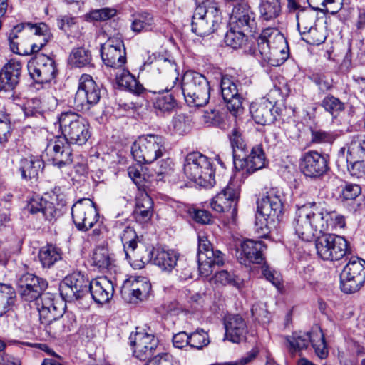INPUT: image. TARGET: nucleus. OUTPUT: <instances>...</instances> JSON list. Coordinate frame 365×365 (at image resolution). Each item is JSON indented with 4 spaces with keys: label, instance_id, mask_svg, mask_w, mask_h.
<instances>
[{
    "label": "nucleus",
    "instance_id": "obj_1",
    "mask_svg": "<svg viewBox=\"0 0 365 365\" xmlns=\"http://www.w3.org/2000/svg\"><path fill=\"white\" fill-rule=\"evenodd\" d=\"M253 55L273 66L282 64L289 57V46L284 36L273 28L262 31Z\"/></svg>",
    "mask_w": 365,
    "mask_h": 365
},
{
    "label": "nucleus",
    "instance_id": "obj_2",
    "mask_svg": "<svg viewBox=\"0 0 365 365\" xmlns=\"http://www.w3.org/2000/svg\"><path fill=\"white\" fill-rule=\"evenodd\" d=\"M315 202L304 205L296 212L293 222L295 234L303 241H311L327 230V222Z\"/></svg>",
    "mask_w": 365,
    "mask_h": 365
},
{
    "label": "nucleus",
    "instance_id": "obj_3",
    "mask_svg": "<svg viewBox=\"0 0 365 365\" xmlns=\"http://www.w3.org/2000/svg\"><path fill=\"white\" fill-rule=\"evenodd\" d=\"M62 138L70 144L84 145L91 137L88 121L72 111L61 113L58 117Z\"/></svg>",
    "mask_w": 365,
    "mask_h": 365
},
{
    "label": "nucleus",
    "instance_id": "obj_4",
    "mask_svg": "<svg viewBox=\"0 0 365 365\" xmlns=\"http://www.w3.org/2000/svg\"><path fill=\"white\" fill-rule=\"evenodd\" d=\"M183 171L186 177L200 186L212 187L215 183V170L211 160L198 152L187 155Z\"/></svg>",
    "mask_w": 365,
    "mask_h": 365
},
{
    "label": "nucleus",
    "instance_id": "obj_5",
    "mask_svg": "<svg viewBox=\"0 0 365 365\" xmlns=\"http://www.w3.org/2000/svg\"><path fill=\"white\" fill-rule=\"evenodd\" d=\"M181 88L190 106H204L210 99V86L205 76L195 71H187L182 79Z\"/></svg>",
    "mask_w": 365,
    "mask_h": 365
},
{
    "label": "nucleus",
    "instance_id": "obj_6",
    "mask_svg": "<svg viewBox=\"0 0 365 365\" xmlns=\"http://www.w3.org/2000/svg\"><path fill=\"white\" fill-rule=\"evenodd\" d=\"M165 152V138L155 134L139 136L132 146V155L139 163H151L163 157Z\"/></svg>",
    "mask_w": 365,
    "mask_h": 365
},
{
    "label": "nucleus",
    "instance_id": "obj_7",
    "mask_svg": "<svg viewBox=\"0 0 365 365\" xmlns=\"http://www.w3.org/2000/svg\"><path fill=\"white\" fill-rule=\"evenodd\" d=\"M220 15L215 3L206 0L199 4L192 19V31L199 36L212 34L220 21Z\"/></svg>",
    "mask_w": 365,
    "mask_h": 365
},
{
    "label": "nucleus",
    "instance_id": "obj_8",
    "mask_svg": "<svg viewBox=\"0 0 365 365\" xmlns=\"http://www.w3.org/2000/svg\"><path fill=\"white\" fill-rule=\"evenodd\" d=\"M286 340L292 354L307 349L311 343L319 358L322 359L328 356L324 334L320 329H313L310 332H294L291 336H287Z\"/></svg>",
    "mask_w": 365,
    "mask_h": 365
},
{
    "label": "nucleus",
    "instance_id": "obj_9",
    "mask_svg": "<svg viewBox=\"0 0 365 365\" xmlns=\"http://www.w3.org/2000/svg\"><path fill=\"white\" fill-rule=\"evenodd\" d=\"M339 155L346 158L347 169L356 178L365 177V135L354 136L347 147L341 148Z\"/></svg>",
    "mask_w": 365,
    "mask_h": 365
},
{
    "label": "nucleus",
    "instance_id": "obj_10",
    "mask_svg": "<svg viewBox=\"0 0 365 365\" xmlns=\"http://www.w3.org/2000/svg\"><path fill=\"white\" fill-rule=\"evenodd\" d=\"M317 255L323 260L337 261L348 252L347 240L339 235L324 234L315 240Z\"/></svg>",
    "mask_w": 365,
    "mask_h": 365
},
{
    "label": "nucleus",
    "instance_id": "obj_11",
    "mask_svg": "<svg viewBox=\"0 0 365 365\" xmlns=\"http://www.w3.org/2000/svg\"><path fill=\"white\" fill-rule=\"evenodd\" d=\"M365 282V260L351 257L341 274V289L346 294L359 291Z\"/></svg>",
    "mask_w": 365,
    "mask_h": 365
},
{
    "label": "nucleus",
    "instance_id": "obj_12",
    "mask_svg": "<svg viewBox=\"0 0 365 365\" xmlns=\"http://www.w3.org/2000/svg\"><path fill=\"white\" fill-rule=\"evenodd\" d=\"M197 262L200 275L210 276L216 267L224 264V255L220 250H214L207 237L198 236Z\"/></svg>",
    "mask_w": 365,
    "mask_h": 365
},
{
    "label": "nucleus",
    "instance_id": "obj_13",
    "mask_svg": "<svg viewBox=\"0 0 365 365\" xmlns=\"http://www.w3.org/2000/svg\"><path fill=\"white\" fill-rule=\"evenodd\" d=\"M101 98V90L93 78L83 74L79 78L78 90L74 97L75 106L82 112H88Z\"/></svg>",
    "mask_w": 365,
    "mask_h": 365
},
{
    "label": "nucleus",
    "instance_id": "obj_14",
    "mask_svg": "<svg viewBox=\"0 0 365 365\" xmlns=\"http://www.w3.org/2000/svg\"><path fill=\"white\" fill-rule=\"evenodd\" d=\"M90 282L81 272H73L61 282L60 294L65 302H74L88 293Z\"/></svg>",
    "mask_w": 365,
    "mask_h": 365
},
{
    "label": "nucleus",
    "instance_id": "obj_15",
    "mask_svg": "<svg viewBox=\"0 0 365 365\" xmlns=\"http://www.w3.org/2000/svg\"><path fill=\"white\" fill-rule=\"evenodd\" d=\"M240 197L239 187L230 182L220 192L217 193L211 200V208L217 212H225L232 220L237 216V202Z\"/></svg>",
    "mask_w": 365,
    "mask_h": 365
},
{
    "label": "nucleus",
    "instance_id": "obj_16",
    "mask_svg": "<svg viewBox=\"0 0 365 365\" xmlns=\"http://www.w3.org/2000/svg\"><path fill=\"white\" fill-rule=\"evenodd\" d=\"M71 215L76 227L82 231L93 227L99 217L94 202L88 198L78 200L71 208Z\"/></svg>",
    "mask_w": 365,
    "mask_h": 365
},
{
    "label": "nucleus",
    "instance_id": "obj_17",
    "mask_svg": "<svg viewBox=\"0 0 365 365\" xmlns=\"http://www.w3.org/2000/svg\"><path fill=\"white\" fill-rule=\"evenodd\" d=\"M101 55L107 66L120 68L126 62L125 49L121 36L118 34L109 37L101 45Z\"/></svg>",
    "mask_w": 365,
    "mask_h": 365
},
{
    "label": "nucleus",
    "instance_id": "obj_18",
    "mask_svg": "<svg viewBox=\"0 0 365 365\" xmlns=\"http://www.w3.org/2000/svg\"><path fill=\"white\" fill-rule=\"evenodd\" d=\"M31 77L37 83H46L53 80L56 73L54 61L43 53L36 54L28 63Z\"/></svg>",
    "mask_w": 365,
    "mask_h": 365
},
{
    "label": "nucleus",
    "instance_id": "obj_19",
    "mask_svg": "<svg viewBox=\"0 0 365 365\" xmlns=\"http://www.w3.org/2000/svg\"><path fill=\"white\" fill-rule=\"evenodd\" d=\"M230 26L247 34L255 32L257 28L256 14L247 2L234 6L230 15Z\"/></svg>",
    "mask_w": 365,
    "mask_h": 365
},
{
    "label": "nucleus",
    "instance_id": "obj_20",
    "mask_svg": "<svg viewBox=\"0 0 365 365\" xmlns=\"http://www.w3.org/2000/svg\"><path fill=\"white\" fill-rule=\"evenodd\" d=\"M329 161L327 155L312 150L302 155L299 166L306 177L315 179L323 176L328 171Z\"/></svg>",
    "mask_w": 365,
    "mask_h": 365
},
{
    "label": "nucleus",
    "instance_id": "obj_21",
    "mask_svg": "<svg viewBox=\"0 0 365 365\" xmlns=\"http://www.w3.org/2000/svg\"><path fill=\"white\" fill-rule=\"evenodd\" d=\"M45 155L48 158L47 160L51 161L58 168L71 165L73 162L70 143L62 137H57L48 142Z\"/></svg>",
    "mask_w": 365,
    "mask_h": 365
},
{
    "label": "nucleus",
    "instance_id": "obj_22",
    "mask_svg": "<svg viewBox=\"0 0 365 365\" xmlns=\"http://www.w3.org/2000/svg\"><path fill=\"white\" fill-rule=\"evenodd\" d=\"M151 291V284L143 277H130L124 281L121 288L123 298L129 303L146 299Z\"/></svg>",
    "mask_w": 365,
    "mask_h": 365
},
{
    "label": "nucleus",
    "instance_id": "obj_23",
    "mask_svg": "<svg viewBox=\"0 0 365 365\" xmlns=\"http://www.w3.org/2000/svg\"><path fill=\"white\" fill-rule=\"evenodd\" d=\"M130 340L133 346V354L139 360L145 361L155 356L158 340L154 335L143 331H136L130 335Z\"/></svg>",
    "mask_w": 365,
    "mask_h": 365
},
{
    "label": "nucleus",
    "instance_id": "obj_24",
    "mask_svg": "<svg viewBox=\"0 0 365 365\" xmlns=\"http://www.w3.org/2000/svg\"><path fill=\"white\" fill-rule=\"evenodd\" d=\"M47 286L46 280L30 273L21 275L18 282L19 292L21 297L29 302L36 300L37 305H39L38 297Z\"/></svg>",
    "mask_w": 365,
    "mask_h": 365
},
{
    "label": "nucleus",
    "instance_id": "obj_25",
    "mask_svg": "<svg viewBox=\"0 0 365 365\" xmlns=\"http://www.w3.org/2000/svg\"><path fill=\"white\" fill-rule=\"evenodd\" d=\"M257 213L274 222L279 220L283 213V204L278 192L274 189L257 201Z\"/></svg>",
    "mask_w": 365,
    "mask_h": 365
},
{
    "label": "nucleus",
    "instance_id": "obj_26",
    "mask_svg": "<svg viewBox=\"0 0 365 365\" xmlns=\"http://www.w3.org/2000/svg\"><path fill=\"white\" fill-rule=\"evenodd\" d=\"M265 245L262 241L246 240L237 247L235 255L240 264L248 265L251 263L260 264L263 262V251Z\"/></svg>",
    "mask_w": 365,
    "mask_h": 365
},
{
    "label": "nucleus",
    "instance_id": "obj_27",
    "mask_svg": "<svg viewBox=\"0 0 365 365\" xmlns=\"http://www.w3.org/2000/svg\"><path fill=\"white\" fill-rule=\"evenodd\" d=\"M38 299V309L40 320L42 324L49 326V331H51L52 324L61 325L58 319L63 316V309L56 306L51 295L48 293L43 294L41 292Z\"/></svg>",
    "mask_w": 365,
    "mask_h": 365
},
{
    "label": "nucleus",
    "instance_id": "obj_28",
    "mask_svg": "<svg viewBox=\"0 0 365 365\" xmlns=\"http://www.w3.org/2000/svg\"><path fill=\"white\" fill-rule=\"evenodd\" d=\"M220 86L222 96L227 103V109L235 116L241 114L243 111L242 98L237 83L228 77H223Z\"/></svg>",
    "mask_w": 365,
    "mask_h": 365
},
{
    "label": "nucleus",
    "instance_id": "obj_29",
    "mask_svg": "<svg viewBox=\"0 0 365 365\" xmlns=\"http://www.w3.org/2000/svg\"><path fill=\"white\" fill-rule=\"evenodd\" d=\"M137 235L135 231L130 227H127L120 235V239L123 245L124 251L125 253L126 258L130 261L132 257L138 258L140 257V260H137V264H133L130 265L135 268H142L145 263L148 262L150 260V251H148L143 248V251L145 252V255L138 256V253L135 252L137 247Z\"/></svg>",
    "mask_w": 365,
    "mask_h": 365
},
{
    "label": "nucleus",
    "instance_id": "obj_30",
    "mask_svg": "<svg viewBox=\"0 0 365 365\" xmlns=\"http://www.w3.org/2000/svg\"><path fill=\"white\" fill-rule=\"evenodd\" d=\"M235 168L244 171L247 175H250L265 166L264 153L259 146L254 147L249 155L242 159L236 158Z\"/></svg>",
    "mask_w": 365,
    "mask_h": 365
},
{
    "label": "nucleus",
    "instance_id": "obj_31",
    "mask_svg": "<svg viewBox=\"0 0 365 365\" xmlns=\"http://www.w3.org/2000/svg\"><path fill=\"white\" fill-rule=\"evenodd\" d=\"M89 291L93 300L98 304H104L112 299L114 294L113 282L107 277H99L92 280Z\"/></svg>",
    "mask_w": 365,
    "mask_h": 365
},
{
    "label": "nucleus",
    "instance_id": "obj_32",
    "mask_svg": "<svg viewBox=\"0 0 365 365\" xmlns=\"http://www.w3.org/2000/svg\"><path fill=\"white\" fill-rule=\"evenodd\" d=\"M21 63L16 59H11L0 72V90H13L19 83Z\"/></svg>",
    "mask_w": 365,
    "mask_h": 365
},
{
    "label": "nucleus",
    "instance_id": "obj_33",
    "mask_svg": "<svg viewBox=\"0 0 365 365\" xmlns=\"http://www.w3.org/2000/svg\"><path fill=\"white\" fill-rule=\"evenodd\" d=\"M225 336L233 343L245 339L247 328L245 320L238 314L227 316L225 319Z\"/></svg>",
    "mask_w": 365,
    "mask_h": 365
},
{
    "label": "nucleus",
    "instance_id": "obj_34",
    "mask_svg": "<svg viewBox=\"0 0 365 365\" xmlns=\"http://www.w3.org/2000/svg\"><path fill=\"white\" fill-rule=\"evenodd\" d=\"M153 215V202L147 190L140 191L135 197V207L133 216L136 222L144 224L148 222Z\"/></svg>",
    "mask_w": 365,
    "mask_h": 365
},
{
    "label": "nucleus",
    "instance_id": "obj_35",
    "mask_svg": "<svg viewBox=\"0 0 365 365\" xmlns=\"http://www.w3.org/2000/svg\"><path fill=\"white\" fill-rule=\"evenodd\" d=\"M26 210L32 215H36L39 218L49 221L54 219L58 212L53 202H48L39 196L32 197L28 202Z\"/></svg>",
    "mask_w": 365,
    "mask_h": 365
},
{
    "label": "nucleus",
    "instance_id": "obj_36",
    "mask_svg": "<svg viewBox=\"0 0 365 365\" xmlns=\"http://www.w3.org/2000/svg\"><path fill=\"white\" fill-rule=\"evenodd\" d=\"M24 27L32 31L40 39L37 43H33L29 53L38 52L51 39L52 34L49 27L43 22L32 24L26 23Z\"/></svg>",
    "mask_w": 365,
    "mask_h": 365
},
{
    "label": "nucleus",
    "instance_id": "obj_37",
    "mask_svg": "<svg viewBox=\"0 0 365 365\" xmlns=\"http://www.w3.org/2000/svg\"><path fill=\"white\" fill-rule=\"evenodd\" d=\"M156 64L160 73L163 75V80L166 84L165 91L173 88L178 81L179 76L176 64L167 58L158 59Z\"/></svg>",
    "mask_w": 365,
    "mask_h": 365
},
{
    "label": "nucleus",
    "instance_id": "obj_38",
    "mask_svg": "<svg viewBox=\"0 0 365 365\" xmlns=\"http://www.w3.org/2000/svg\"><path fill=\"white\" fill-rule=\"evenodd\" d=\"M43 167V162L38 158L30 156L20 160L18 170L26 180H36Z\"/></svg>",
    "mask_w": 365,
    "mask_h": 365
},
{
    "label": "nucleus",
    "instance_id": "obj_39",
    "mask_svg": "<svg viewBox=\"0 0 365 365\" xmlns=\"http://www.w3.org/2000/svg\"><path fill=\"white\" fill-rule=\"evenodd\" d=\"M272 105L267 100L260 103H252L250 106V113L254 120L260 125L269 124L274 120L272 113Z\"/></svg>",
    "mask_w": 365,
    "mask_h": 365
},
{
    "label": "nucleus",
    "instance_id": "obj_40",
    "mask_svg": "<svg viewBox=\"0 0 365 365\" xmlns=\"http://www.w3.org/2000/svg\"><path fill=\"white\" fill-rule=\"evenodd\" d=\"M178 254L173 250H158L153 259L154 264L163 271L170 272L176 266Z\"/></svg>",
    "mask_w": 365,
    "mask_h": 365
},
{
    "label": "nucleus",
    "instance_id": "obj_41",
    "mask_svg": "<svg viewBox=\"0 0 365 365\" xmlns=\"http://www.w3.org/2000/svg\"><path fill=\"white\" fill-rule=\"evenodd\" d=\"M39 260L44 268H51L62 259L61 250L53 245L42 247L38 253Z\"/></svg>",
    "mask_w": 365,
    "mask_h": 365
},
{
    "label": "nucleus",
    "instance_id": "obj_42",
    "mask_svg": "<svg viewBox=\"0 0 365 365\" xmlns=\"http://www.w3.org/2000/svg\"><path fill=\"white\" fill-rule=\"evenodd\" d=\"M115 80L119 86L138 95L140 94L144 89L135 78L125 69L120 70L116 73Z\"/></svg>",
    "mask_w": 365,
    "mask_h": 365
},
{
    "label": "nucleus",
    "instance_id": "obj_43",
    "mask_svg": "<svg viewBox=\"0 0 365 365\" xmlns=\"http://www.w3.org/2000/svg\"><path fill=\"white\" fill-rule=\"evenodd\" d=\"M91 259L93 265L102 272L109 269L113 262L108 249L105 246L96 247L93 251Z\"/></svg>",
    "mask_w": 365,
    "mask_h": 365
},
{
    "label": "nucleus",
    "instance_id": "obj_44",
    "mask_svg": "<svg viewBox=\"0 0 365 365\" xmlns=\"http://www.w3.org/2000/svg\"><path fill=\"white\" fill-rule=\"evenodd\" d=\"M16 302V292L9 284L0 283V317L12 310Z\"/></svg>",
    "mask_w": 365,
    "mask_h": 365
},
{
    "label": "nucleus",
    "instance_id": "obj_45",
    "mask_svg": "<svg viewBox=\"0 0 365 365\" xmlns=\"http://www.w3.org/2000/svg\"><path fill=\"white\" fill-rule=\"evenodd\" d=\"M259 9L260 18L267 21L275 19L282 11L279 0H261Z\"/></svg>",
    "mask_w": 365,
    "mask_h": 365
},
{
    "label": "nucleus",
    "instance_id": "obj_46",
    "mask_svg": "<svg viewBox=\"0 0 365 365\" xmlns=\"http://www.w3.org/2000/svg\"><path fill=\"white\" fill-rule=\"evenodd\" d=\"M170 90L160 92L153 102L155 109L161 113H169L177 107V101L175 100L173 95L168 93Z\"/></svg>",
    "mask_w": 365,
    "mask_h": 365
},
{
    "label": "nucleus",
    "instance_id": "obj_47",
    "mask_svg": "<svg viewBox=\"0 0 365 365\" xmlns=\"http://www.w3.org/2000/svg\"><path fill=\"white\" fill-rule=\"evenodd\" d=\"M91 53L90 51L84 48H77L72 51L70 57V63L78 68L91 65Z\"/></svg>",
    "mask_w": 365,
    "mask_h": 365
},
{
    "label": "nucleus",
    "instance_id": "obj_48",
    "mask_svg": "<svg viewBox=\"0 0 365 365\" xmlns=\"http://www.w3.org/2000/svg\"><path fill=\"white\" fill-rule=\"evenodd\" d=\"M246 31L232 28L226 33L225 36V43L227 46L235 49L240 48L246 41Z\"/></svg>",
    "mask_w": 365,
    "mask_h": 365
},
{
    "label": "nucleus",
    "instance_id": "obj_49",
    "mask_svg": "<svg viewBox=\"0 0 365 365\" xmlns=\"http://www.w3.org/2000/svg\"><path fill=\"white\" fill-rule=\"evenodd\" d=\"M302 39L309 44L319 45L323 43L326 38L322 31H319L317 27H302Z\"/></svg>",
    "mask_w": 365,
    "mask_h": 365
},
{
    "label": "nucleus",
    "instance_id": "obj_50",
    "mask_svg": "<svg viewBox=\"0 0 365 365\" xmlns=\"http://www.w3.org/2000/svg\"><path fill=\"white\" fill-rule=\"evenodd\" d=\"M319 212L322 213L323 219L327 222V230L329 226L335 228H343L345 226V219L344 216L337 214L336 212H327L319 208Z\"/></svg>",
    "mask_w": 365,
    "mask_h": 365
},
{
    "label": "nucleus",
    "instance_id": "obj_51",
    "mask_svg": "<svg viewBox=\"0 0 365 365\" xmlns=\"http://www.w3.org/2000/svg\"><path fill=\"white\" fill-rule=\"evenodd\" d=\"M322 106L332 115H337L344 109V104L339 98L330 95L322 100Z\"/></svg>",
    "mask_w": 365,
    "mask_h": 365
},
{
    "label": "nucleus",
    "instance_id": "obj_52",
    "mask_svg": "<svg viewBox=\"0 0 365 365\" xmlns=\"http://www.w3.org/2000/svg\"><path fill=\"white\" fill-rule=\"evenodd\" d=\"M229 137L231 145L233 149L234 160H235L237 156L239 158L240 157V155L237 153V150H245L246 148V145L242 137V133L239 128H235L232 130L231 133L229 135Z\"/></svg>",
    "mask_w": 365,
    "mask_h": 365
},
{
    "label": "nucleus",
    "instance_id": "obj_53",
    "mask_svg": "<svg viewBox=\"0 0 365 365\" xmlns=\"http://www.w3.org/2000/svg\"><path fill=\"white\" fill-rule=\"evenodd\" d=\"M128 175L133 182L136 185L138 192L147 190L148 188V182L142 175L140 170L134 166H130L128 169Z\"/></svg>",
    "mask_w": 365,
    "mask_h": 365
},
{
    "label": "nucleus",
    "instance_id": "obj_54",
    "mask_svg": "<svg viewBox=\"0 0 365 365\" xmlns=\"http://www.w3.org/2000/svg\"><path fill=\"white\" fill-rule=\"evenodd\" d=\"M153 22L150 14H140L135 17L131 24V29L136 33L148 29Z\"/></svg>",
    "mask_w": 365,
    "mask_h": 365
},
{
    "label": "nucleus",
    "instance_id": "obj_55",
    "mask_svg": "<svg viewBox=\"0 0 365 365\" xmlns=\"http://www.w3.org/2000/svg\"><path fill=\"white\" fill-rule=\"evenodd\" d=\"M11 134V125L9 115L0 113V144L6 143Z\"/></svg>",
    "mask_w": 365,
    "mask_h": 365
},
{
    "label": "nucleus",
    "instance_id": "obj_56",
    "mask_svg": "<svg viewBox=\"0 0 365 365\" xmlns=\"http://www.w3.org/2000/svg\"><path fill=\"white\" fill-rule=\"evenodd\" d=\"M190 346L200 349L210 343L207 334L203 330L197 331L189 336Z\"/></svg>",
    "mask_w": 365,
    "mask_h": 365
},
{
    "label": "nucleus",
    "instance_id": "obj_57",
    "mask_svg": "<svg viewBox=\"0 0 365 365\" xmlns=\"http://www.w3.org/2000/svg\"><path fill=\"white\" fill-rule=\"evenodd\" d=\"M251 312L252 316L259 322L262 323L269 322V312L267 311L265 304L257 303L254 304Z\"/></svg>",
    "mask_w": 365,
    "mask_h": 365
},
{
    "label": "nucleus",
    "instance_id": "obj_58",
    "mask_svg": "<svg viewBox=\"0 0 365 365\" xmlns=\"http://www.w3.org/2000/svg\"><path fill=\"white\" fill-rule=\"evenodd\" d=\"M336 139V135L324 130L312 132V141L315 143H332Z\"/></svg>",
    "mask_w": 365,
    "mask_h": 365
},
{
    "label": "nucleus",
    "instance_id": "obj_59",
    "mask_svg": "<svg viewBox=\"0 0 365 365\" xmlns=\"http://www.w3.org/2000/svg\"><path fill=\"white\" fill-rule=\"evenodd\" d=\"M116 10L110 8H103L101 9L94 10L90 12L89 18L94 21H106L115 16Z\"/></svg>",
    "mask_w": 365,
    "mask_h": 365
},
{
    "label": "nucleus",
    "instance_id": "obj_60",
    "mask_svg": "<svg viewBox=\"0 0 365 365\" xmlns=\"http://www.w3.org/2000/svg\"><path fill=\"white\" fill-rule=\"evenodd\" d=\"M262 272L267 280L269 281L277 288H279L282 277L278 272L272 269L268 265L264 264L262 267Z\"/></svg>",
    "mask_w": 365,
    "mask_h": 365
},
{
    "label": "nucleus",
    "instance_id": "obj_61",
    "mask_svg": "<svg viewBox=\"0 0 365 365\" xmlns=\"http://www.w3.org/2000/svg\"><path fill=\"white\" fill-rule=\"evenodd\" d=\"M41 103L39 99L34 98L28 101L25 108L24 113L26 116H38L42 115L43 109L41 106Z\"/></svg>",
    "mask_w": 365,
    "mask_h": 365
},
{
    "label": "nucleus",
    "instance_id": "obj_62",
    "mask_svg": "<svg viewBox=\"0 0 365 365\" xmlns=\"http://www.w3.org/2000/svg\"><path fill=\"white\" fill-rule=\"evenodd\" d=\"M336 0H307L309 5L314 10L327 11L334 14L336 11L332 9V4Z\"/></svg>",
    "mask_w": 365,
    "mask_h": 365
},
{
    "label": "nucleus",
    "instance_id": "obj_63",
    "mask_svg": "<svg viewBox=\"0 0 365 365\" xmlns=\"http://www.w3.org/2000/svg\"><path fill=\"white\" fill-rule=\"evenodd\" d=\"M361 192L360 186L357 184H347L341 192V197L344 200H354Z\"/></svg>",
    "mask_w": 365,
    "mask_h": 365
},
{
    "label": "nucleus",
    "instance_id": "obj_64",
    "mask_svg": "<svg viewBox=\"0 0 365 365\" xmlns=\"http://www.w3.org/2000/svg\"><path fill=\"white\" fill-rule=\"evenodd\" d=\"M212 280L214 283L222 285L231 284L235 282L234 276L226 270L216 272Z\"/></svg>",
    "mask_w": 365,
    "mask_h": 365
}]
</instances>
